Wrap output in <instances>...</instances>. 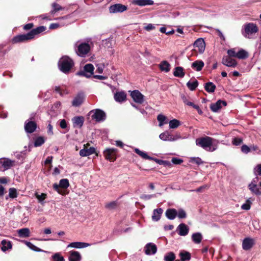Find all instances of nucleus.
Segmentation results:
<instances>
[{
    "label": "nucleus",
    "mask_w": 261,
    "mask_h": 261,
    "mask_svg": "<svg viewBox=\"0 0 261 261\" xmlns=\"http://www.w3.org/2000/svg\"><path fill=\"white\" fill-rule=\"evenodd\" d=\"M213 138L205 137L196 139V144L207 151H214L217 149V147L213 145Z\"/></svg>",
    "instance_id": "1"
},
{
    "label": "nucleus",
    "mask_w": 261,
    "mask_h": 261,
    "mask_svg": "<svg viewBox=\"0 0 261 261\" xmlns=\"http://www.w3.org/2000/svg\"><path fill=\"white\" fill-rule=\"evenodd\" d=\"M258 31V28L255 23L253 22L244 24L241 29L242 35L246 38L251 39L252 36Z\"/></svg>",
    "instance_id": "2"
},
{
    "label": "nucleus",
    "mask_w": 261,
    "mask_h": 261,
    "mask_svg": "<svg viewBox=\"0 0 261 261\" xmlns=\"http://www.w3.org/2000/svg\"><path fill=\"white\" fill-rule=\"evenodd\" d=\"M74 66L73 60L68 56H63L59 60L58 66L60 70L64 73H68Z\"/></svg>",
    "instance_id": "3"
},
{
    "label": "nucleus",
    "mask_w": 261,
    "mask_h": 261,
    "mask_svg": "<svg viewBox=\"0 0 261 261\" xmlns=\"http://www.w3.org/2000/svg\"><path fill=\"white\" fill-rule=\"evenodd\" d=\"M74 47L77 55L82 57H85L90 49V46L88 43L80 41L75 43Z\"/></svg>",
    "instance_id": "4"
},
{
    "label": "nucleus",
    "mask_w": 261,
    "mask_h": 261,
    "mask_svg": "<svg viewBox=\"0 0 261 261\" xmlns=\"http://www.w3.org/2000/svg\"><path fill=\"white\" fill-rule=\"evenodd\" d=\"M88 116H91L92 120L96 122H102L106 119V114L105 112L99 109H96L90 111Z\"/></svg>",
    "instance_id": "5"
},
{
    "label": "nucleus",
    "mask_w": 261,
    "mask_h": 261,
    "mask_svg": "<svg viewBox=\"0 0 261 261\" xmlns=\"http://www.w3.org/2000/svg\"><path fill=\"white\" fill-rule=\"evenodd\" d=\"M69 180L67 178L61 179L59 181V184H54L53 185V188L58 193L61 195H65V192L61 190L60 188L67 189L69 187Z\"/></svg>",
    "instance_id": "6"
},
{
    "label": "nucleus",
    "mask_w": 261,
    "mask_h": 261,
    "mask_svg": "<svg viewBox=\"0 0 261 261\" xmlns=\"http://www.w3.org/2000/svg\"><path fill=\"white\" fill-rule=\"evenodd\" d=\"M94 66L91 64H86L83 71H81L77 72V74L80 76H83L89 78L93 74Z\"/></svg>",
    "instance_id": "7"
},
{
    "label": "nucleus",
    "mask_w": 261,
    "mask_h": 261,
    "mask_svg": "<svg viewBox=\"0 0 261 261\" xmlns=\"http://www.w3.org/2000/svg\"><path fill=\"white\" fill-rule=\"evenodd\" d=\"M117 149L115 148H107L103 151V155L106 159L110 162H114L116 159Z\"/></svg>",
    "instance_id": "8"
},
{
    "label": "nucleus",
    "mask_w": 261,
    "mask_h": 261,
    "mask_svg": "<svg viewBox=\"0 0 261 261\" xmlns=\"http://www.w3.org/2000/svg\"><path fill=\"white\" fill-rule=\"evenodd\" d=\"M15 161L8 159H0V171H4L11 168L14 165Z\"/></svg>",
    "instance_id": "9"
},
{
    "label": "nucleus",
    "mask_w": 261,
    "mask_h": 261,
    "mask_svg": "<svg viewBox=\"0 0 261 261\" xmlns=\"http://www.w3.org/2000/svg\"><path fill=\"white\" fill-rule=\"evenodd\" d=\"M130 95L134 101L138 104H142L144 101V96L139 90L131 91Z\"/></svg>",
    "instance_id": "10"
},
{
    "label": "nucleus",
    "mask_w": 261,
    "mask_h": 261,
    "mask_svg": "<svg viewBox=\"0 0 261 261\" xmlns=\"http://www.w3.org/2000/svg\"><path fill=\"white\" fill-rule=\"evenodd\" d=\"M127 9L126 6L121 4H116L109 7V11L111 13H122Z\"/></svg>",
    "instance_id": "11"
},
{
    "label": "nucleus",
    "mask_w": 261,
    "mask_h": 261,
    "mask_svg": "<svg viewBox=\"0 0 261 261\" xmlns=\"http://www.w3.org/2000/svg\"><path fill=\"white\" fill-rule=\"evenodd\" d=\"M31 34H30V32L22 35H18L12 39V42L13 43H17L19 42H25L28 40L32 39Z\"/></svg>",
    "instance_id": "12"
},
{
    "label": "nucleus",
    "mask_w": 261,
    "mask_h": 261,
    "mask_svg": "<svg viewBox=\"0 0 261 261\" xmlns=\"http://www.w3.org/2000/svg\"><path fill=\"white\" fill-rule=\"evenodd\" d=\"M37 128V124L35 122L31 120H27L24 123V129L28 134L33 133Z\"/></svg>",
    "instance_id": "13"
},
{
    "label": "nucleus",
    "mask_w": 261,
    "mask_h": 261,
    "mask_svg": "<svg viewBox=\"0 0 261 261\" xmlns=\"http://www.w3.org/2000/svg\"><path fill=\"white\" fill-rule=\"evenodd\" d=\"M144 251L146 255H153L157 251L156 246L152 243H148L144 247Z\"/></svg>",
    "instance_id": "14"
},
{
    "label": "nucleus",
    "mask_w": 261,
    "mask_h": 261,
    "mask_svg": "<svg viewBox=\"0 0 261 261\" xmlns=\"http://www.w3.org/2000/svg\"><path fill=\"white\" fill-rule=\"evenodd\" d=\"M258 179V178L256 177L254 178L251 183H250L249 186V190L254 194L257 195H261V190L260 189L257 187L256 184H255Z\"/></svg>",
    "instance_id": "15"
},
{
    "label": "nucleus",
    "mask_w": 261,
    "mask_h": 261,
    "mask_svg": "<svg viewBox=\"0 0 261 261\" xmlns=\"http://www.w3.org/2000/svg\"><path fill=\"white\" fill-rule=\"evenodd\" d=\"M222 63L227 67H234L237 65V62L234 59L227 56L223 57Z\"/></svg>",
    "instance_id": "16"
},
{
    "label": "nucleus",
    "mask_w": 261,
    "mask_h": 261,
    "mask_svg": "<svg viewBox=\"0 0 261 261\" xmlns=\"http://www.w3.org/2000/svg\"><path fill=\"white\" fill-rule=\"evenodd\" d=\"M176 231L180 236H186L189 233V228L184 223H180L177 227Z\"/></svg>",
    "instance_id": "17"
},
{
    "label": "nucleus",
    "mask_w": 261,
    "mask_h": 261,
    "mask_svg": "<svg viewBox=\"0 0 261 261\" xmlns=\"http://www.w3.org/2000/svg\"><path fill=\"white\" fill-rule=\"evenodd\" d=\"M222 105L226 106L227 105L226 101L222 100H218L216 103L211 104L210 108L213 112H217L221 109Z\"/></svg>",
    "instance_id": "18"
},
{
    "label": "nucleus",
    "mask_w": 261,
    "mask_h": 261,
    "mask_svg": "<svg viewBox=\"0 0 261 261\" xmlns=\"http://www.w3.org/2000/svg\"><path fill=\"white\" fill-rule=\"evenodd\" d=\"M84 98L85 96L83 93H79L72 101V106L74 107H79L83 102Z\"/></svg>",
    "instance_id": "19"
},
{
    "label": "nucleus",
    "mask_w": 261,
    "mask_h": 261,
    "mask_svg": "<svg viewBox=\"0 0 261 261\" xmlns=\"http://www.w3.org/2000/svg\"><path fill=\"white\" fill-rule=\"evenodd\" d=\"M132 3L133 5L143 7L153 5L154 2L152 0H133Z\"/></svg>",
    "instance_id": "20"
},
{
    "label": "nucleus",
    "mask_w": 261,
    "mask_h": 261,
    "mask_svg": "<svg viewBox=\"0 0 261 261\" xmlns=\"http://www.w3.org/2000/svg\"><path fill=\"white\" fill-rule=\"evenodd\" d=\"M74 127L81 128L84 124V118L83 116H75L72 119Z\"/></svg>",
    "instance_id": "21"
},
{
    "label": "nucleus",
    "mask_w": 261,
    "mask_h": 261,
    "mask_svg": "<svg viewBox=\"0 0 261 261\" xmlns=\"http://www.w3.org/2000/svg\"><path fill=\"white\" fill-rule=\"evenodd\" d=\"M90 245V244L87 243L75 242L69 244L67 246V248H84Z\"/></svg>",
    "instance_id": "22"
},
{
    "label": "nucleus",
    "mask_w": 261,
    "mask_h": 261,
    "mask_svg": "<svg viewBox=\"0 0 261 261\" xmlns=\"http://www.w3.org/2000/svg\"><path fill=\"white\" fill-rule=\"evenodd\" d=\"M68 259L69 261H81L82 256L79 252L72 250L69 252Z\"/></svg>",
    "instance_id": "23"
},
{
    "label": "nucleus",
    "mask_w": 261,
    "mask_h": 261,
    "mask_svg": "<svg viewBox=\"0 0 261 261\" xmlns=\"http://www.w3.org/2000/svg\"><path fill=\"white\" fill-rule=\"evenodd\" d=\"M254 244V240L250 238H245L242 243L243 249L245 250H249Z\"/></svg>",
    "instance_id": "24"
},
{
    "label": "nucleus",
    "mask_w": 261,
    "mask_h": 261,
    "mask_svg": "<svg viewBox=\"0 0 261 261\" xmlns=\"http://www.w3.org/2000/svg\"><path fill=\"white\" fill-rule=\"evenodd\" d=\"M12 248V242L7 240H3L1 243V248L3 252L10 250Z\"/></svg>",
    "instance_id": "25"
},
{
    "label": "nucleus",
    "mask_w": 261,
    "mask_h": 261,
    "mask_svg": "<svg viewBox=\"0 0 261 261\" xmlns=\"http://www.w3.org/2000/svg\"><path fill=\"white\" fill-rule=\"evenodd\" d=\"M114 99L117 102H122L126 100V94L123 91L117 92L114 94Z\"/></svg>",
    "instance_id": "26"
},
{
    "label": "nucleus",
    "mask_w": 261,
    "mask_h": 261,
    "mask_svg": "<svg viewBox=\"0 0 261 261\" xmlns=\"http://www.w3.org/2000/svg\"><path fill=\"white\" fill-rule=\"evenodd\" d=\"M95 148L91 147L89 148H84L80 151L79 154L81 156H87L95 153Z\"/></svg>",
    "instance_id": "27"
},
{
    "label": "nucleus",
    "mask_w": 261,
    "mask_h": 261,
    "mask_svg": "<svg viewBox=\"0 0 261 261\" xmlns=\"http://www.w3.org/2000/svg\"><path fill=\"white\" fill-rule=\"evenodd\" d=\"M204 66V62L201 60H196L191 64V67L197 71H200Z\"/></svg>",
    "instance_id": "28"
},
{
    "label": "nucleus",
    "mask_w": 261,
    "mask_h": 261,
    "mask_svg": "<svg viewBox=\"0 0 261 261\" xmlns=\"http://www.w3.org/2000/svg\"><path fill=\"white\" fill-rule=\"evenodd\" d=\"M166 216L169 220H173L177 216V211L174 208H169L165 213Z\"/></svg>",
    "instance_id": "29"
},
{
    "label": "nucleus",
    "mask_w": 261,
    "mask_h": 261,
    "mask_svg": "<svg viewBox=\"0 0 261 261\" xmlns=\"http://www.w3.org/2000/svg\"><path fill=\"white\" fill-rule=\"evenodd\" d=\"M163 212V210L161 208L154 209L153 211V215L152 216V220L153 221H158L161 217V215Z\"/></svg>",
    "instance_id": "30"
},
{
    "label": "nucleus",
    "mask_w": 261,
    "mask_h": 261,
    "mask_svg": "<svg viewBox=\"0 0 261 261\" xmlns=\"http://www.w3.org/2000/svg\"><path fill=\"white\" fill-rule=\"evenodd\" d=\"M194 45L198 47L199 51L200 53L204 51L205 49V42L203 39L199 38L194 42Z\"/></svg>",
    "instance_id": "31"
},
{
    "label": "nucleus",
    "mask_w": 261,
    "mask_h": 261,
    "mask_svg": "<svg viewBox=\"0 0 261 261\" xmlns=\"http://www.w3.org/2000/svg\"><path fill=\"white\" fill-rule=\"evenodd\" d=\"M46 28L44 26H40L35 29H32L30 33L31 34L32 38L33 39L35 35L39 34L46 30Z\"/></svg>",
    "instance_id": "32"
},
{
    "label": "nucleus",
    "mask_w": 261,
    "mask_h": 261,
    "mask_svg": "<svg viewBox=\"0 0 261 261\" xmlns=\"http://www.w3.org/2000/svg\"><path fill=\"white\" fill-rule=\"evenodd\" d=\"M173 75L175 77L182 78L184 77L185 73L184 71V68L182 67L178 66L174 68Z\"/></svg>",
    "instance_id": "33"
},
{
    "label": "nucleus",
    "mask_w": 261,
    "mask_h": 261,
    "mask_svg": "<svg viewBox=\"0 0 261 261\" xmlns=\"http://www.w3.org/2000/svg\"><path fill=\"white\" fill-rule=\"evenodd\" d=\"M18 236L20 238H28L30 236V231L28 228H23L17 230Z\"/></svg>",
    "instance_id": "34"
},
{
    "label": "nucleus",
    "mask_w": 261,
    "mask_h": 261,
    "mask_svg": "<svg viewBox=\"0 0 261 261\" xmlns=\"http://www.w3.org/2000/svg\"><path fill=\"white\" fill-rule=\"evenodd\" d=\"M159 67L162 71H165L166 72H169L170 70V65L166 61H163L161 62L159 65Z\"/></svg>",
    "instance_id": "35"
},
{
    "label": "nucleus",
    "mask_w": 261,
    "mask_h": 261,
    "mask_svg": "<svg viewBox=\"0 0 261 261\" xmlns=\"http://www.w3.org/2000/svg\"><path fill=\"white\" fill-rule=\"evenodd\" d=\"M134 150H135V152L137 154L140 155L141 157H142L144 159L149 160H154V159L152 157H151V156L148 155V154L145 152L141 151L138 148H135Z\"/></svg>",
    "instance_id": "36"
},
{
    "label": "nucleus",
    "mask_w": 261,
    "mask_h": 261,
    "mask_svg": "<svg viewBox=\"0 0 261 261\" xmlns=\"http://www.w3.org/2000/svg\"><path fill=\"white\" fill-rule=\"evenodd\" d=\"M202 239V236L201 233L196 232L192 235V240L195 244H199Z\"/></svg>",
    "instance_id": "37"
},
{
    "label": "nucleus",
    "mask_w": 261,
    "mask_h": 261,
    "mask_svg": "<svg viewBox=\"0 0 261 261\" xmlns=\"http://www.w3.org/2000/svg\"><path fill=\"white\" fill-rule=\"evenodd\" d=\"M216 86L212 82H208L205 84L204 88L205 90L208 93H213L216 89Z\"/></svg>",
    "instance_id": "38"
},
{
    "label": "nucleus",
    "mask_w": 261,
    "mask_h": 261,
    "mask_svg": "<svg viewBox=\"0 0 261 261\" xmlns=\"http://www.w3.org/2000/svg\"><path fill=\"white\" fill-rule=\"evenodd\" d=\"M237 58L239 59H245L248 57V53L244 49L241 48L237 53Z\"/></svg>",
    "instance_id": "39"
},
{
    "label": "nucleus",
    "mask_w": 261,
    "mask_h": 261,
    "mask_svg": "<svg viewBox=\"0 0 261 261\" xmlns=\"http://www.w3.org/2000/svg\"><path fill=\"white\" fill-rule=\"evenodd\" d=\"M159 138L161 140L164 141H170L171 140V134L168 131H165L161 133L159 135Z\"/></svg>",
    "instance_id": "40"
},
{
    "label": "nucleus",
    "mask_w": 261,
    "mask_h": 261,
    "mask_svg": "<svg viewBox=\"0 0 261 261\" xmlns=\"http://www.w3.org/2000/svg\"><path fill=\"white\" fill-rule=\"evenodd\" d=\"M179 256L181 261H189L191 259L190 253L186 251H181L179 253Z\"/></svg>",
    "instance_id": "41"
},
{
    "label": "nucleus",
    "mask_w": 261,
    "mask_h": 261,
    "mask_svg": "<svg viewBox=\"0 0 261 261\" xmlns=\"http://www.w3.org/2000/svg\"><path fill=\"white\" fill-rule=\"evenodd\" d=\"M175 259V254L173 252H169L167 253L165 256L164 259L165 261H174Z\"/></svg>",
    "instance_id": "42"
},
{
    "label": "nucleus",
    "mask_w": 261,
    "mask_h": 261,
    "mask_svg": "<svg viewBox=\"0 0 261 261\" xmlns=\"http://www.w3.org/2000/svg\"><path fill=\"white\" fill-rule=\"evenodd\" d=\"M198 85V82L197 80H195L193 82L189 81L187 83V87L191 91L194 90L197 88Z\"/></svg>",
    "instance_id": "43"
},
{
    "label": "nucleus",
    "mask_w": 261,
    "mask_h": 261,
    "mask_svg": "<svg viewBox=\"0 0 261 261\" xmlns=\"http://www.w3.org/2000/svg\"><path fill=\"white\" fill-rule=\"evenodd\" d=\"M25 244L31 250L35 251L36 252H41L42 250L39 248L37 247L34 244H33L31 242L28 241H24Z\"/></svg>",
    "instance_id": "44"
},
{
    "label": "nucleus",
    "mask_w": 261,
    "mask_h": 261,
    "mask_svg": "<svg viewBox=\"0 0 261 261\" xmlns=\"http://www.w3.org/2000/svg\"><path fill=\"white\" fill-rule=\"evenodd\" d=\"M52 7L53 10L50 12L51 14H55L59 11L63 10L65 9L64 7H61L60 5L56 3H54L52 4Z\"/></svg>",
    "instance_id": "45"
},
{
    "label": "nucleus",
    "mask_w": 261,
    "mask_h": 261,
    "mask_svg": "<svg viewBox=\"0 0 261 261\" xmlns=\"http://www.w3.org/2000/svg\"><path fill=\"white\" fill-rule=\"evenodd\" d=\"M157 119L159 122V126H162L164 124L167 123V121H166L167 118L166 116L162 114H159L157 117Z\"/></svg>",
    "instance_id": "46"
},
{
    "label": "nucleus",
    "mask_w": 261,
    "mask_h": 261,
    "mask_svg": "<svg viewBox=\"0 0 261 261\" xmlns=\"http://www.w3.org/2000/svg\"><path fill=\"white\" fill-rule=\"evenodd\" d=\"M170 128H176L178 127L180 124V122L177 119H173L170 120L169 122Z\"/></svg>",
    "instance_id": "47"
},
{
    "label": "nucleus",
    "mask_w": 261,
    "mask_h": 261,
    "mask_svg": "<svg viewBox=\"0 0 261 261\" xmlns=\"http://www.w3.org/2000/svg\"><path fill=\"white\" fill-rule=\"evenodd\" d=\"M35 196L37 199H38L39 202H40L42 204H43L44 203V200L46 198V194L41 193V194H38V193H36Z\"/></svg>",
    "instance_id": "48"
},
{
    "label": "nucleus",
    "mask_w": 261,
    "mask_h": 261,
    "mask_svg": "<svg viewBox=\"0 0 261 261\" xmlns=\"http://www.w3.org/2000/svg\"><path fill=\"white\" fill-rule=\"evenodd\" d=\"M45 142V140L42 137H39L37 138L34 142V146L39 147L41 146Z\"/></svg>",
    "instance_id": "49"
},
{
    "label": "nucleus",
    "mask_w": 261,
    "mask_h": 261,
    "mask_svg": "<svg viewBox=\"0 0 261 261\" xmlns=\"http://www.w3.org/2000/svg\"><path fill=\"white\" fill-rule=\"evenodd\" d=\"M190 162L191 163L195 164L197 165H199L203 163L201 159L198 157H193L190 158Z\"/></svg>",
    "instance_id": "50"
},
{
    "label": "nucleus",
    "mask_w": 261,
    "mask_h": 261,
    "mask_svg": "<svg viewBox=\"0 0 261 261\" xmlns=\"http://www.w3.org/2000/svg\"><path fill=\"white\" fill-rule=\"evenodd\" d=\"M9 197L11 198H15L17 197V193L16 189L14 188L9 189Z\"/></svg>",
    "instance_id": "51"
},
{
    "label": "nucleus",
    "mask_w": 261,
    "mask_h": 261,
    "mask_svg": "<svg viewBox=\"0 0 261 261\" xmlns=\"http://www.w3.org/2000/svg\"><path fill=\"white\" fill-rule=\"evenodd\" d=\"M155 197H156V194H150V195H149V194H142L141 196H140V198L143 199V200H149L152 198H155Z\"/></svg>",
    "instance_id": "52"
},
{
    "label": "nucleus",
    "mask_w": 261,
    "mask_h": 261,
    "mask_svg": "<svg viewBox=\"0 0 261 261\" xmlns=\"http://www.w3.org/2000/svg\"><path fill=\"white\" fill-rule=\"evenodd\" d=\"M51 261H64V258L57 253L52 256Z\"/></svg>",
    "instance_id": "53"
},
{
    "label": "nucleus",
    "mask_w": 261,
    "mask_h": 261,
    "mask_svg": "<svg viewBox=\"0 0 261 261\" xmlns=\"http://www.w3.org/2000/svg\"><path fill=\"white\" fill-rule=\"evenodd\" d=\"M177 216L179 219H184L187 217V214L183 209L180 208L177 211Z\"/></svg>",
    "instance_id": "54"
},
{
    "label": "nucleus",
    "mask_w": 261,
    "mask_h": 261,
    "mask_svg": "<svg viewBox=\"0 0 261 261\" xmlns=\"http://www.w3.org/2000/svg\"><path fill=\"white\" fill-rule=\"evenodd\" d=\"M106 208L109 210H114L117 207V202L112 201L110 203L106 204L105 206Z\"/></svg>",
    "instance_id": "55"
},
{
    "label": "nucleus",
    "mask_w": 261,
    "mask_h": 261,
    "mask_svg": "<svg viewBox=\"0 0 261 261\" xmlns=\"http://www.w3.org/2000/svg\"><path fill=\"white\" fill-rule=\"evenodd\" d=\"M181 98L185 105L189 106H192V102H191L189 100V97L188 96H187L184 94H182L181 95Z\"/></svg>",
    "instance_id": "56"
},
{
    "label": "nucleus",
    "mask_w": 261,
    "mask_h": 261,
    "mask_svg": "<svg viewBox=\"0 0 261 261\" xmlns=\"http://www.w3.org/2000/svg\"><path fill=\"white\" fill-rule=\"evenodd\" d=\"M254 173L255 175H260L261 176V164L257 165L254 168Z\"/></svg>",
    "instance_id": "57"
},
{
    "label": "nucleus",
    "mask_w": 261,
    "mask_h": 261,
    "mask_svg": "<svg viewBox=\"0 0 261 261\" xmlns=\"http://www.w3.org/2000/svg\"><path fill=\"white\" fill-rule=\"evenodd\" d=\"M171 140L170 142L175 141L177 140L180 139L182 138L179 133H176L175 135L171 134Z\"/></svg>",
    "instance_id": "58"
},
{
    "label": "nucleus",
    "mask_w": 261,
    "mask_h": 261,
    "mask_svg": "<svg viewBox=\"0 0 261 261\" xmlns=\"http://www.w3.org/2000/svg\"><path fill=\"white\" fill-rule=\"evenodd\" d=\"M251 202L249 200H247L245 203H244L241 206V208L244 210H249L250 208Z\"/></svg>",
    "instance_id": "59"
},
{
    "label": "nucleus",
    "mask_w": 261,
    "mask_h": 261,
    "mask_svg": "<svg viewBox=\"0 0 261 261\" xmlns=\"http://www.w3.org/2000/svg\"><path fill=\"white\" fill-rule=\"evenodd\" d=\"M97 69L96 71L99 73H102L105 68V65L103 64H99L96 65Z\"/></svg>",
    "instance_id": "60"
},
{
    "label": "nucleus",
    "mask_w": 261,
    "mask_h": 261,
    "mask_svg": "<svg viewBox=\"0 0 261 261\" xmlns=\"http://www.w3.org/2000/svg\"><path fill=\"white\" fill-rule=\"evenodd\" d=\"M228 56L231 58L232 57H236L237 58V53L235 51L234 49H230L227 50Z\"/></svg>",
    "instance_id": "61"
},
{
    "label": "nucleus",
    "mask_w": 261,
    "mask_h": 261,
    "mask_svg": "<svg viewBox=\"0 0 261 261\" xmlns=\"http://www.w3.org/2000/svg\"><path fill=\"white\" fill-rule=\"evenodd\" d=\"M242 139L240 138H235L232 140V144L234 145L238 146L242 143Z\"/></svg>",
    "instance_id": "62"
},
{
    "label": "nucleus",
    "mask_w": 261,
    "mask_h": 261,
    "mask_svg": "<svg viewBox=\"0 0 261 261\" xmlns=\"http://www.w3.org/2000/svg\"><path fill=\"white\" fill-rule=\"evenodd\" d=\"M250 148H249L247 145H243L241 147V151L244 153H248L250 151Z\"/></svg>",
    "instance_id": "63"
},
{
    "label": "nucleus",
    "mask_w": 261,
    "mask_h": 261,
    "mask_svg": "<svg viewBox=\"0 0 261 261\" xmlns=\"http://www.w3.org/2000/svg\"><path fill=\"white\" fill-rule=\"evenodd\" d=\"M171 161L173 164L175 165H179L183 162V160L182 159L177 158H173Z\"/></svg>",
    "instance_id": "64"
}]
</instances>
